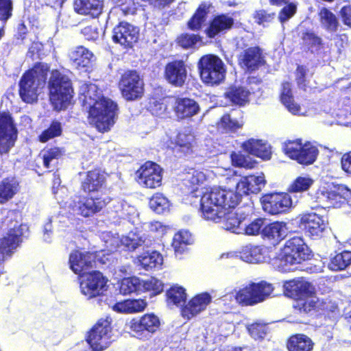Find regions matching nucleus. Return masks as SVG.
I'll return each instance as SVG.
<instances>
[{"label": "nucleus", "mask_w": 351, "mask_h": 351, "mask_svg": "<svg viewBox=\"0 0 351 351\" xmlns=\"http://www.w3.org/2000/svg\"><path fill=\"white\" fill-rule=\"evenodd\" d=\"M211 300L212 297L206 292L194 296L183 307L182 310V316L187 319L193 318L206 310Z\"/></svg>", "instance_id": "nucleus-24"}, {"label": "nucleus", "mask_w": 351, "mask_h": 351, "mask_svg": "<svg viewBox=\"0 0 351 351\" xmlns=\"http://www.w3.org/2000/svg\"><path fill=\"white\" fill-rule=\"evenodd\" d=\"M203 82L210 85L219 84L225 78L226 69L223 61L215 55L202 56L197 64Z\"/></svg>", "instance_id": "nucleus-7"}, {"label": "nucleus", "mask_w": 351, "mask_h": 351, "mask_svg": "<svg viewBox=\"0 0 351 351\" xmlns=\"http://www.w3.org/2000/svg\"><path fill=\"white\" fill-rule=\"evenodd\" d=\"M318 202L327 207L338 208L347 203L351 189L344 184H330L319 188L316 193Z\"/></svg>", "instance_id": "nucleus-8"}, {"label": "nucleus", "mask_w": 351, "mask_h": 351, "mask_svg": "<svg viewBox=\"0 0 351 351\" xmlns=\"http://www.w3.org/2000/svg\"><path fill=\"white\" fill-rule=\"evenodd\" d=\"M318 16L322 28L330 33H335L338 30L339 21L331 11L326 8H322L320 9Z\"/></svg>", "instance_id": "nucleus-40"}, {"label": "nucleus", "mask_w": 351, "mask_h": 351, "mask_svg": "<svg viewBox=\"0 0 351 351\" xmlns=\"http://www.w3.org/2000/svg\"><path fill=\"white\" fill-rule=\"evenodd\" d=\"M110 200L106 195L93 193L86 197H75L71 201L69 207L73 213L87 217L99 212Z\"/></svg>", "instance_id": "nucleus-9"}, {"label": "nucleus", "mask_w": 351, "mask_h": 351, "mask_svg": "<svg viewBox=\"0 0 351 351\" xmlns=\"http://www.w3.org/2000/svg\"><path fill=\"white\" fill-rule=\"evenodd\" d=\"M69 58L74 67L78 69L90 68L95 60L92 51L83 46H77L70 51Z\"/></svg>", "instance_id": "nucleus-26"}, {"label": "nucleus", "mask_w": 351, "mask_h": 351, "mask_svg": "<svg viewBox=\"0 0 351 351\" xmlns=\"http://www.w3.org/2000/svg\"><path fill=\"white\" fill-rule=\"evenodd\" d=\"M165 78L176 86H182L186 78V69L182 61H173L165 67Z\"/></svg>", "instance_id": "nucleus-28"}, {"label": "nucleus", "mask_w": 351, "mask_h": 351, "mask_svg": "<svg viewBox=\"0 0 351 351\" xmlns=\"http://www.w3.org/2000/svg\"><path fill=\"white\" fill-rule=\"evenodd\" d=\"M351 264V252L343 251L335 255L329 263V268L333 271L345 269Z\"/></svg>", "instance_id": "nucleus-48"}, {"label": "nucleus", "mask_w": 351, "mask_h": 351, "mask_svg": "<svg viewBox=\"0 0 351 351\" xmlns=\"http://www.w3.org/2000/svg\"><path fill=\"white\" fill-rule=\"evenodd\" d=\"M80 280L81 293L88 299L99 295L106 290L108 280L99 271L84 272Z\"/></svg>", "instance_id": "nucleus-14"}, {"label": "nucleus", "mask_w": 351, "mask_h": 351, "mask_svg": "<svg viewBox=\"0 0 351 351\" xmlns=\"http://www.w3.org/2000/svg\"><path fill=\"white\" fill-rule=\"evenodd\" d=\"M314 180L308 175L298 176L289 186L290 192H304L309 189Z\"/></svg>", "instance_id": "nucleus-54"}, {"label": "nucleus", "mask_w": 351, "mask_h": 351, "mask_svg": "<svg viewBox=\"0 0 351 351\" xmlns=\"http://www.w3.org/2000/svg\"><path fill=\"white\" fill-rule=\"evenodd\" d=\"M297 5L295 3H289L285 5L280 12L278 15L279 21L284 23L291 19L296 12Z\"/></svg>", "instance_id": "nucleus-64"}, {"label": "nucleus", "mask_w": 351, "mask_h": 351, "mask_svg": "<svg viewBox=\"0 0 351 351\" xmlns=\"http://www.w3.org/2000/svg\"><path fill=\"white\" fill-rule=\"evenodd\" d=\"M169 99L166 98L156 99H152L149 103V110L153 115L163 117L167 112V104Z\"/></svg>", "instance_id": "nucleus-56"}, {"label": "nucleus", "mask_w": 351, "mask_h": 351, "mask_svg": "<svg viewBox=\"0 0 351 351\" xmlns=\"http://www.w3.org/2000/svg\"><path fill=\"white\" fill-rule=\"evenodd\" d=\"M61 133L62 126L60 123L53 121L48 129L42 132L39 136V139L40 141L45 143L51 138L60 136Z\"/></svg>", "instance_id": "nucleus-60"}, {"label": "nucleus", "mask_w": 351, "mask_h": 351, "mask_svg": "<svg viewBox=\"0 0 351 351\" xmlns=\"http://www.w3.org/2000/svg\"><path fill=\"white\" fill-rule=\"evenodd\" d=\"M200 42V37L195 34H184L178 38V45L184 49L196 47Z\"/></svg>", "instance_id": "nucleus-61"}, {"label": "nucleus", "mask_w": 351, "mask_h": 351, "mask_svg": "<svg viewBox=\"0 0 351 351\" xmlns=\"http://www.w3.org/2000/svg\"><path fill=\"white\" fill-rule=\"evenodd\" d=\"M144 0H112L114 4L120 7L124 14H134L138 6L143 5Z\"/></svg>", "instance_id": "nucleus-58"}, {"label": "nucleus", "mask_w": 351, "mask_h": 351, "mask_svg": "<svg viewBox=\"0 0 351 351\" xmlns=\"http://www.w3.org/2000/svg\"><path fill=\"white\" fill-rule=\"evenodd\" d=\"M285 154L302 165H311L318 155L317 148L310 143L302 144L300 140L288 141L283 146Z\"/></svg>", "instance_id": "nucleus-12"}, {"label": "nucleus", "mask_w": 351, "mask_h": 351, "mask_svg": "<svg viewBox=\"0 0 351 351\" xmlns=\"http://www.w3.org/2000/svg\"><path fill=\"white\" fill-rule=\"evenodd\" d=\"M240 197L233 191L221 187L206 189L200 201L202 217L215 223L220 222L229 209L234 208Z\"/></svg>", "instance_id": "nucleus-2"}, {"label": "nucleus", "mask_w": 351, "mask_h": 351, "mask_svg": "<svg viewBox=\"0 0 351 351\" xmlns=\"http://www.w3.org/2000/svg\"><path fill=\"white\" fill-rule=\"evenodd\" d=\"M288 228L284 222L276 221L265 225L263 228L262 234L264 237L274 242H279L287 234Z\"/></svg>", "instance_id": "nucleus-34"}, {"label": "nucleus", "mask_w": 351, "mask_h": 351, "mask_svg": "<svg viewBox=\"0 0 351 351\" xmlns=\"http://www.w3.org/2000/svg\"><path fill=\"white\" fill-rule=\"evenodd\" d=\"M280 99L283 105L291 114L295 115H306V112H303L300 106L294 101L292 95L291 85L289 82L282 83Z\"/></svg>", "instance_id": "nucleus-33"}, {"label": "nucleus", "mask_w": 351, "mask_h": 351, "mask_svg": "<svg viewBox=\"0 0 351 351\" xmlns=\"http://www.w3.org/2000/svg\"><path fill=\"white\" fill-rule=\"evenodd\" d=\"M149 207L156 213L161 214L169 210L170 202L162 193H158L151 197Z\"/></svg>", "instance_id": "nucleus-51"}, {"label": "nucleus", "mask_w": 351, "mask_h": 351, "mask_svg": "<svg viewBox=\"0 0 351 351\" xmlns=\"http://www.w3.org/2000/svg\"><path fill=\"white\" fill-rule=\"evenodd\" d=\"M49 71L47 64L39 62L23 75L19 82V95L23 101L31 104L37 100L45 85Z\"/></svg>", "instance_id": "nucleus-4"}, {"label": "nucleus", "mask_w": 351, "mask_h": 351, "mask_svg": "<svg viewBox=\"0 0 351 351\" xmlns=\"http://www.w3.org/2000/svg\"><path fill=\"white\" fill-rule=\"evenodd\" d=\"M231 160L233 165L237 167L246 169H252L254 167L253 162L240 153H232L231 154Z\"/></svg>", "instance_id": "nucleus-63"}, {"label": "nucleus", "mask_w": 351, "mask_h": 351, "mask_svg": "<svg viewBox=\"0 0 351 351\" xmlns=\"http://www.w3.org/2000/svg\"><path fill=\"white\" fill-rule=\"evenodd\" d=\"M164 289L163 283L154 277L146 280L141 279V292L152 291L154 295L160 293Z\"/></svg>", "instance_id": "nucleus-53"}, {"label": "nucleus", "mask_w": 351, "mask_h": 351, "mask_svg": "<svg viewBox=\"0 0 351 351\" xmlns=\"http://www.w3.org/2000/svg\"><path fill=\"white\" fill-rule=\"evenodd\" d=\"M111 319L108 317L99 319L89 332L86 339L91 351H103L112 342Z\"/></svg>", "instance_id": "nucleus-10"}, {"label": "nucleus", "mask_w": 351, "mask_h": 351, "mask_svg": "<svg viewBox=\"0 0 351 351\" xmlns=\"http://www.w3.org/2000/svg\"><path fill=\"white\" fill-rule=\"evenodd\" d=\"M264 62L263 54L258 47H250L239 56L240 65L248 71L257 69L264 64Z\"/></svg>", "instance_id": "nucleus-29"}, {"label": "nucleus", "mask_w": 351, "mask_h": 351, "mask_svg": "<svg viewBox=\"0 0 351 351\" xmlns=\"http://www.w3.org/2000/svg\"><path fill=\"white\" fill-rule=\"evenodd\" d=\"M269 248L264 245L247 244L243 246L239 252L240 258L246 263L257 264L267 261Z\"/></svg>", "instance_id": "nucleus-25"}, {"label": "nucleus", "mask_w": 351, "mask_h": 351, "mask_svg": "<svg viewBox=\"0 0 351 351\" xmlns=\"http://www.w3.org/2000/svg\"><path fill=\"white\" fill-rule=\"evenodd\" d=\"M296 221L305 234L313 239L322 237L328 228V218L313 212L300 215Z\"/></svg>", "instance_id": "nucleus-11"}, {"label": "nucleus", "mask_w": 351, "mask_h": 351, "mask_svg": "<svg viewBox=\"0 0 351 351\" xmlns=\"http://www.w3.org/2000/svg\"><path fill=\"white\" fill-rule=\"evenodd\" d=\"M232 24L233 20L229 16L225 15L217 16L206 29V34L208 37L213 38L218 34L230 29Z\"/></svg>", "instance_id": "nucleus-42"}, {"label": "nucleus", "mask_w": 351, "mask_h": 351, "mask_svg": "<svg viewBox=\"0 0 351 351\" xmlns=\"http://www.w3.org/2000/svg\"><path fill=\"white\" fill-rule=\"evenodd\" d=\"M97 87L95 84H83L82 93L84 101L90 106L88 120L98 131L105 132L115 123L117 106L110 99L97 93Z\"/></svg>", "instance_id": "nucleus-1"}, {"label": "nucleus", "mask_w": 351, "mask_h": 351, "mask_svg": "<svg viewBox=\"0 0 351 351\" xmlns=\"http://www.w3.org/2000/svg\"><path fill=\"white\" fill-rule=\"evenodd\" d=\"M195 143V136L189 129H185L178 133L176 138V145L180 147V151L185 154L193 152Z\"/></svg>", "instance_id": "nucleus-45"}, {"label": "nucleus", "mask_w": 351, "mask_h": 351, "mask_svg": "<svg viewBox=\"0 0 351 351\" xmlns=\"http://www.w3.org/2000/svg\"><path fill=\"white\" fill-rule=\"evenodd\" d=\"M313 346L311 338L302 334L291 336L287 343L289 351H312Z\"/></svg>", "instance_id": "nucleus-37"}, {"label": "nucleus", "mask_w": 351, "mask_h": 351, "mask_svg": "<svg viewBox=\"0 0 351 351\" xmlns=\"http://www.w3.org/2000/svg\"><path fill=\"white\" fill-rule=\"evenodd\" d=\"M104 174L97 170L91 171L88 173L85 180L82 183V187L84 191L89 193L99 192L104 184Z\"/></svg>", "instance_id": "nucleus-41"}, {"label": "nucleus", "mask_w": 351, "mask_h": 351, "mask_svg": "<svg viewBox=\"0 0 351 351\" xmlns=\"http://www.w3.org/2000/svg\"><path fill=\"white\" fill-rule=\"evenodd\" d=\"M251 93L245 86L234 85L229 88L226 93V97L233 104L239 106H244L249 102Z\"/></svg>", "instance_id": "nucleus-38"}, {"label": "nucleus", "mask_w": 351, "mask_h": 351, "mask_svg": "<svg viewBox=\"0 0 351 351\" xmlns=\"http://www.w3.org/2000/svg\"><path fill=\"white\" fill-rule=\"evenodd\" d=\"M139 184L149 189L156 188L161 184L162 169L153 162H146L136 172Z\"/></svg>", "instance_id": "nucleus-18"}, {"label": "nucleus", "mask_w": 351, "mask_h": 351, "mask_svg": "<svg viewBox=\"0 0 351 351\" xmlns=\"http://www.w3.org/2000/svg\"><path fill=\"white\" fill-rule=\"evenodd\" d=\"M265 222V219L263 218H256L250 222L248 217L247 220L243 223L241 234L250 236L258 235L261 232H262Z\"/></svg>", "instance_id": "nucleus-52"}, {"label": "nucleus", "mask_w": 351, "mask_h": 351, "mask_svg": "<svg viewBox=\"0 0 351 351\" xmlns=\"http://www.w3.org/2000/svg\"><path fill=\"white\" fill-rule=\"evenodd\" d=\"M163 263L162 255L158 252H146L139 255L136 258V263L141 265L145 269L160 268Z\"/></svg>", "instance_id": "nucleus-39"}, {"label": "nucleus", "mask_w": 351, "mask_h": 351, "mask_svg": "<svg viewBox=\"0 0 351 351\" xmlns=\"http://www.w3.org/2000/svg\"><path fill=\"white\" fill-rule=\"evenodd\" d=\"M290 195L284 193L267 194L262 197L263 210L271 215L286 212L292 206Z\"/></svg>", "instance_id": "nucleus-17"}, {"label": "nucleus", "mask_w": 351, "mask_h": 351, "mask_svg": "<svg viewBox=\"0 0 351 351\" xmlns=\"http://www.w3.org/2000/svg\"><path fill=\"white\" fill-rule=\"evenodd\" d=\"M167 297L169 305L179 306L185 302L186 293L182 287L174 285L167 291Z\"/></svg>", "instance_id": "nucleus-49"}, {"label": "nucleus", "mask_w": 351, "mask_h": 351, "mask_svg": "<svg viewBox=\"0 0 351 351\" xmlns=\"http://www.w3.org/2000/svg\"><path fill=\"white\" fill-rule=\"evenodd\" d=\"M50 101L54 108H66L73 97V88L69 78L57 70L52 71L49 80Z\"/></svg>", "instance_id": "nucleus-5"}, {"label": "nucleus", "mask_w": 351, "mask_h": 351, "mask_svg": "<svg viewBox=\"0 0 351 351\" xmlns=\"http://www.w3.org/2000/svg\"><path fill=\"white\" fill-rule=\"evenodd\" d=\"M123 97L127 100H134L143 93V83L136 71H126L119 82Z\"/></svg>", "instance_id": "nucleus-16"}, {"label": "nucleus", "mask_w": 351, "mask_h": 351, "mask_svg": "<svg viewBox=\"0 0 351 351\" xmlns=\"http://www.w3.org/2000/svg\"><path fill=\"white\" fill-rule=\"evenodd\" d=\"M147 306L144 300H126L116 303L113 309L115 311L123 313H134L143 311Z\"/></svg>", "instance_id": "nucleus-44"}, {"label": "nucleus", "mask_w": 351, "mask_h": 351, "mask_svg": "<svg viewBox=\"0 0 351 351\" xmlns=\"http://www.w3.org/2000/svg\"><path fill=\"white\" fill-rule=\"evenodd\" d=\"M139 38V29L134 25L121 22L113 29L112 40L125 48H131Z\"/></svg>", "instance_id": "nucleus-19"}, {"label": "nucleus", "mask_w": 351, "mask_h": 351, "mask_svg": "<svg viewBox=\"0 0 351 351\" xmlns=\"http://www.w3.org/2000/svg\"><path fill=\"white\" fill-rule=\"evenodd\" d=\"M27 231L28 226L26 224L16 223L10 229L8 236L0 239V263L12 256Z\"/></svg>", "instance_id": "nucleus-13"}, {"label": "nucleus", "mask_w": 351, "mask_h": 351, "mask_svg": "<svg viewBox=\"0 0 351 351\" xmlns=\"http://www.w3.org/2000/svg\"><path fill=\"white\" fill-rule=\"evenodd\" d=\"M73 8L80 14L98 16L102 10L103 0H75Z\"/></svg>", "instance_id": "nucleus-31"}, {"label": "nucleus", "mask_w": 351, "mask_h": 351, "mask_svg": "<svg viewBox=\"0 0 351 351\" xmlns=\"http://www.w3.org/2000/svg\"><path fill=\"white\" fill-rule=\"evenodd\" d=\"M210 6V5L207 3H202L199 5L196 12L188 23L189 27L191 29L197 30L201 27L202 23L206 20V16L208 12Z\"/></svg>", "instance_id": "nucleus-50"}, {"label": "nucleus", "mask_w": 351, "mask_h": 351, "mask_svg": "<svg viewBox=\"0 0 351 351\" xmlns=\"http://www.w3.org/2000/svg\"><path fill=\"white\" fill-rule=\"evenodd\" d=\"M121 245L128 250H135L137 247L145 245L149 246L151 241L148 239L144 233L131 231L127 235L121 237Z\"/></svg>", "instance_id": "nucleus-36"}, {"label": "nucleus", "mask_w": 351, "mask_h": 351, "mask_svg": "<svg viewBox=\"0 0 351 351\" xmlns=\"http://www.w3.org/2000/svg\"><path fill=\"white\" fill-rule=\"evenodd\" d=\"M252 213V207L247 206L245 208H239L235 213L226 211V214L222 217L223 228L236 234L242 233L243 223L247 220V217Z\"/></svg>", "instance_id": "nucleus-21"}, {"label": "nucleus", "mask_w": 351, "mask_h": 351, "mask_svg": "<svg viewBox=\"0 0 351 351\" xmlns=\"http://www.w3.org/2000/svg\"><path fill=\"white\" fill-rule=\"evenodd\" d=\"M193 243V238L188 230H180L175 234L172 247H173L175 254L177 257L181 258V256L188 251V245Z\"/></svg>", "instance_id": "nucleus-35"}, {"label": "nucleus", "mask_w": 351, "mask_h": 351, "mask_svg": "<svg viewBox=\"0 0 351 351\" xmlns=\"http://www.w3.org/2000/svg\"><path fill=\"white\" fill-rule=\"evenodd\" d=\"M19 190V182L14 178H7L0 182V204L11 199Z\"/></svg>", "instance_id": "nucleus-43"}, {"label": "nucleus", "mask_w": 351, "mask_h": 351, "mask_svg": "<svg viewBox=\"0 0 351 351\" xmlns=\"http://www.w3.org/2000/svg\"><path fill=\"white\" fill-rule=\"evenodd\" d=\"M247 328L250 336L254 339H261L264 338L267 332L266 325L261 323L250 324Z\"/></svg>", "instance_id": "nucleus-62"}, {"label": "nucleus", "mask_w": 351, "mask_h": 351, "mask_svg": "<svg viewBox=\"0 0 351 351\" xmlns=\"http://www.w3.org/2000/svg\"><path fill=\"white\" fill-rule=\"evenodd\" d=\"M141 292V279L137 277L124 278L121 280L120 292L124 295Z\"/></svg>", "instance_id": "nucleus-57"}, {"label": "nucleus", "mask_w": 351, "mask_h": 351, "mask_svg": "<svg viewBox=\"0 0 351 351\" xmlns=\"http://www.w3.org/2000/svg\"><path fill=\"white\" fill-rule=\"evenodd\" d=\"M210 174H211V172L208 171H206V173H205L202 171L191 169L186 175L184 178L185 184L186 185L189 184L193 188V190H195L197 186L204 184L208 179Z\"/></svg>", "instance_id": "nucleus-47"}, {"label": "nucleus", "mask_w": 351, "mask_h": 351, "mask_svg": "<svg viewBox=\"0 0 351 351\" xmlns=\"http://www.w3.org/2000/svg\"><path fill=\"white\" fill-rule=\"evenodd\" d=\"M160 326L158 317L154 314H145L140 319H132L128 324L133 335L139 339H146L155 332Z\"/></svg>", "instance_id": "nucleus-15"}, {"label": "nucleus", "mask_w": 351, "mask_h": 351, "mask_svg": "<svg viewBox=\"0 0 351 351\" xmlns=\"http://www.w3.org/2000/svg\"><path fill=\"white\" fill-rule=\"evenodd\" d=\"M266 180L263 173L242 177L237 182L235 194L240 198L243 195L258 193L265 186Z\"/></svg>", "instance_id": "nucleus-22"}, {"label": "nucleus", "mask_w": 351, "mask_h": 351, "mask_svg": "<svg viewBox=\"0 0 351 351\" xmlns=\"http://www.w3.org/2000/svg\"><path fill=\"white\" fill-rule=\"evenodd\" d=\"M16 130L10 115L0 113V153H7L16 139Z\"/></svg>", "instance_id": "nucleus-20"}, {"label": "nucleus", "mask_w": 351, "mask_h": 351, "mask_svg": "<svg viewBox=\"0 0 351 351\" xmlns=\"http://www.w3.org/2000/svg\"><path fill=\"white\" fill-rule=\"evenodd\" d=\"M273 291L272 285L265 281L251 282L240 289L235 295H229V297H234L237 302L243 306H252L265 300ZM228 296L226 295L223 298Z\"/></svg>", "instance_id": "nucleus-6"}, {"label": "nucleus", "mask_w": 351, "mask_h": 351, "mask_svg": "<svg viewBox=\"0 0 351 351\" xmlns=\"http://www.w3.org/2000/svg\"><path fill=\"white\" fill-rule=\"evenodd\" d=\"M64 151L59 147L44 149L40 154L45 167L49 169L55 167L57 160L63 155Z\"/></svg>", "instance_id": "nucleus-46"}, {"label": "nucleus", "mask_w": 351, "mask_h": 351, "mask_svg": "<svg viewBox=\"0 0 351 351\" xmlns=\"http://www.w3.org/2000/svg\"><path fill=\"white\" fill-rule=\"evenodd\" d=\"M285 293L290 298L298 300L309 294L315 293L313 286L303 278L293 279L284 284Z\"/></svg>", "instance_id": "nucleus-23"}, {"label": "nucleus", "mask_w": 351, "mask_h": 351, "mask_svg": "<svg viewBox=\"0 0 351 351\" xmlns=\"http://www.w3.org/2000/svg\"><path fill=\"white\" fill-rule=\"evenodd\" d=\"M243 125V121L232 118L230 114L223 115L218 123L219 128L226 131H234Z\"/></svg>", "instance_id": "nucleus-59"}, {"label": "nucleus", "mask_w": 351, "mask_h": 351, "mask_svg": "<svg viewBox=\"0 0 351 351\" xmlns=\"http://www.w3.org/2000/svg\"><path fill=\"white\" fill-rule=\"evenodd\" d=\"M93 256L87 252L79 250L71 252L69 258L70 269L76 274L82 275L81 273L93 266Z\"/></svg>", "instance_id": "nucleus-27"}, {"label": "nucleus", "mask_w": 351, "mask_h": 351, "mask_svg": "<svg viewBox=\"0 0 351 351\" xmlns=\"http://www.w3.org/2000/svg\"><path fill=\"white\" fill-rule=\"evenodd\" d=\"M243 149L247 153L259 157L263 160L271 158V146L266 141L250 138L242 144Z\"/></svg>", "instance_id": "nucleus-30"}, {"label": "nucleus", "mask_w": 351, "mask_h": 351, "mask_svg": "<svg viewBox=\"0 0 351 351\" xmlns=\"http://www.w3.org/2000/svg\"><path fill=\"white\" fill-rule=\"evenodd\" d=\"M175 112L178 118L185 119L193 117L199 111V105L189 98L177 99L174 104Z\"/></svg>", "instance_id": "nucleus-32"}, {"label": "nucleus", "mask_w": 351, "mask_h": 351, "mask_svg": "<svg viewBox=\"0 0 351 351\" xmlns=\"http://www.w3.org/2000/svg\"><path fill=\"white\" fill-rule=\"evenodd\" d=\"M317 303V298L314 293L309 294L306 297H303L295 302L294 308L298 309L300 312L308 313L313 309Z\"/></svg>", "instance_id": "nucleus-55"}, {"label": "nucleus", "mask_w": 351, "mask_h": 351, "mask_svg": "<svg viewBox=\"0 0 351 351\" xmlns=\"http://www.w3.org/2000/svg\"><path fill=\"white\" fill-rule=\"evenodd\" d=\"M310 257V249L302 238L296 237L286 241L271 264L276 269L287 272L291 271L292 265L300 264Z\"/></svg>", "instance_id": "nucleus-3"}]
</instances>
